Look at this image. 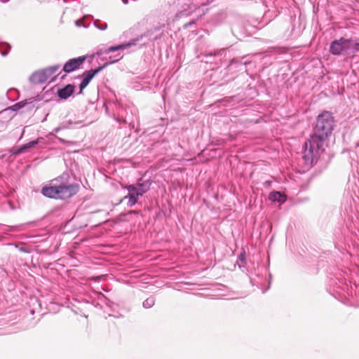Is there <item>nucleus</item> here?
<instances>
[{"instance_id": "nucleus-1", "label": "nucleus", "mask_w": 359, "mask_h": 359, "mask_svg": "<svg viewBox=\"0 0 359 359\" xmlns=\"http://www.w3.org/2000/svg\"><path fill=\"white\" fill-rule=\"evenodd\" d=\"M334 117L329 111H324L317 116L313 132L304 142L303 158L306 163L313 165L325 151V141L334 128Z\"/></svg>"}, {"instance_id": "nucleus-2", "label": "nucleus", "mask_w": 359, "mask_h": 359, "mask_svg": "<svg viewBox=\"0 0 359 359\" xmlns=\"http://www.w3.org/2000/svg\"><path fill=\"white\" fill-rule=\"evenodd\" d=\"M116 56L118 58L111 60L109 62L105 63L104 65L96 67L95 69H90L89 70L85 71L82 74V80L79 84V93H81L82 90L87 87L90 81L93 79V77L97 74L100 72H101L103 69L107 67L109 65L113 64L117 61H118L122 56L120 54H117Z\"/></svg>"}, {"instance_id": "nucleus-3", "label": "nucleus", "mask_w": 359, "mask_h": 359, "mask_svg": "<svg viewBox=\"0 0 359 359\" xmlns=\"http://www.w3.org/2000/svg\"><path fill=\"white\" fill-rule=\"evenodd\" d=\"M352 43V39L341 37L339 39H335L330 43V52L334 55L346 54L351 49Z\"/></svg>"}, {"instance_id": "nucleus-4", "label": "nucleus", "mask_w": 359, "mask_h": 359, "mask_svg": "<svg viewBox=\"0 0 359 359\" xmlns=\"http://www.w3.org/2000/svg\"><path fill=\"white\" fill-rule=\"evenodd\" d=\"M58 180L53 181V184L49 187H44L42 189V194L49 198H61L67 191V187L65 184H58Z\"/></svg>"}, {"instance_id": "nucleus-5", "label": "nucleus", "mask_w": 359, "mask_h": 359, "mask_svg": "<svg viewBox=\"0 0 359 359\" xmlns=\"http://www.w3.org/2000/svg\"><path fill=\"white\" fill-rule=\"evenodd\" d=\"M56 67H49L36 71L32 74L30 81L34 84L43 83L56 72Z\"/></svg>"}, {"instance_id": "nucleus-6", "label": "nucleus", "mask_w": 359, "mask_h": 359, "mask_svg": "<svg viewBox=\"0 0 359 359\" xmlns=\"http://www.w3.org/2000/svg\"><path fill=\"white\" fill-rule=\"evenodd\" d=\"M149 34H150V32L148 31L144 34L141 35L140 37L134 39L128 43H121V44L117 45V46H111V47L107 48L104 50V53H112V52H116V51H118L120 50H123V49L130 47L132 46L136 45L137 42L139 41L140 39H142L143 36H149Z\"/></svg>"}, {"instance_id": "nucleus-7", "label": "nucleus", "mask_w": 359, "mask_h": 359, "mask_svg": "<svg viewBox=\"0 0 359 359\" xmlns=\"http://www.w3.org/2000/svg\"><path fill=\"white\" fill-rule=\"evenodd\" d=\"M126 189L128 190V195L124 196L121 200V202L128 198V201L127 203V205L128 207H133L137 203L138 197L140 196L139 194L137 192V189L134 187V185H128L126 187Z\"/></svg>"}, {"instance_id": "nucleus-8", "label": "nucleus", "mask_w": 359, "mask_h": 359, "mask_svg": "<svg viewBox=\"0 0 359 359\" xmlns=\"http://www.w3.org/2000/svg\"><path fill=\"white\" fill-rule=\"evenodd\" d=\"M93 55L90 56L86 55L79 56L78 57L69 59V73L79 69L88 57L93 58Z\"/></svg>"}, {"instance_id": "nucleus-9", "label": "nucleus", "mask_w": 359, "mask_h": 359, "mask_svg": "<svg viewBox=\"0 0 359 359\" xmlns=\"http://www.w3.org/2000/svg\"><path fill=\"white\" fill-rule=\"evenodd\" d=\"M151 184V181L147 180L143 182H138L137 184L133 185L137 189V193L139 194L140 196H142L149 190Z\"/></svg>"}, {"instance_id": "nucleus-10", "label": "nucleus", "mask_w": 359, "mask_h": 359, "mask_svg": "<svg viewBox=\"0 0 359 359\" xmlns=\"http://www.w3.org/2000/svg\"><path fill=\"white\" fill-rule=\"evenodd\" d=\"M269 199L272 202L283 203L285 201L283 195L280 192L276 191H273L269 194Z\"/></svg>"}, {"instance_id": "nucleus-11", "label": "nucleus", "mask_w": 359, "mask_h": 359, "mask_svg": "<svg viewBox=\"0 0 359 359\" xmlns=\"http://www.w3.org/2000/svg\"><path fill=\"white\" fill-rule=\"evenodd\" d=\"M80 185L79 183L69 184V198L79 192Z\"/></svg>"}, {"instance_id": "nucleus-12", "label": "nucleus", "mask_w": 359, "mask_h": 359, "mask_svg": "<svg viewBox=\"0 0 359 359\" xmlns=\"http://www.w3.org/2000/svg\"><path fill=\"white\" fill-rule=\"evenodd\" d=\"M156 299L154 297H149L143 302L142 306L144 309H150L154 305Z\"/></svg>"}, {"instance_id": "nucleus-13", "label": "nucleus", "mask_w": 359, "mask_h": 359, "mask_svg": "<svg viewBox=\"0 0 359 359\" xmlns=\"http://www.w3.org/2000/svg\"><path fill=\"white\" fill-rule=\"evenodd\" d=\"M226 53V49L221 48L214 51L208 52L205 54V56H221Z\"/></svg>"}, {"instance_id": "nucleus-14", "label": "nucleus", "mask_w": 359, "mask_h": 359, "mask_svg": "<svg viewBox=\"0 0 359 359\" xmlns=\"http://www.w3.org/2000/svg\"><path fill=\"white\" fill-rule=\"evenodd\" d=\"M245 259H246V255L245 252H241L237 258V264H238L239 267L241 268L243 265L245 264Z\"/></svg>"}, {"instance_id": "nucleus-15", "label": "nucleus", "mask_w": 359, "mask_h": 359, "mask_svg": "<svg viewBox=\"0 0 359 359\" xmlns=\"http://www.w3.org/2000/svg\"><path fill=\"white\" fill-rule=\"evenodd\" d=\"M36 144H37V142H36V141H33V142H29L27 144H25L22 145L18 149V153H22V152L25 151L27 149H29V148L34 147Z\"/></svg>"}, {"instance_id": "nucleus-16", "label": "nucleus", "mask_w": 359, "mask_h": 359, "mask_svg": "<svg viewBox=\"0 0 359 359\" xmlns=\"http://www.w3.org/2000/svg\"><path fill=\"white\" fill-rule=\"evenodd\" d=\"M94 25L100 30H105L107 28V24L106 22L100 23L98 20H95Z\"/></svg>"}, {"instance_id": "nucleus-17", "label": "nucleus", "mask_w": 359, "mask_h": 359, "mask_svg": "<svg viewBox=\"0 0 359 359\" xmlns=\"http://www.w3.org/2000/svg\"><path fill=\"white\" fill-rule=\"evenodd\" d=\"M57 94L60 97L63 99L67 98V86L62 89L58 90Z\"/></svg>"}, {"instance_id": "nucleus-18", "label": "nucleus", "mask_w": 359, "mask_h": 359, "mask_svg": "<svg viewBox=\"0 0 359 359\" xmlns=\"http://www.w3.org/2000/svg\"><path fill=\"white\" fill-rule=\"evenodd\" d=\"M350 50H351L353 53L358 52L359 50V42L353 39V43H351Z\"/></svg>"}, {"instance_id": "nucleus-19", "label": "nucleus", "mask_w": 359, "mask_h": 359, "mask_svg": "<svg viewBox=\"0 0 359 359\" xmlns=\"http://www.w3.org/2000/svg\"><path fill=\"white\" fill-rule=\"evenodd\" d=\"M25 104H26L25 101L19 102L15 104L14 105H13L12 109L13 110H18V109L23 107Z\"/></svg>"}, {"instance_id": "nucleus-20", "label": "nucleus", "mask_w": 359, "mask_h": 359, "mask_svg": "<svg viewBox=\"0 0 359 359\" xmlns=\"http://www.w3.org/2000/svg\"><path fill=\"white\" fill-rule=\"evenodd\" d=\"M245 57H243L241 58V60H236V59H233L232 61H231V63H233V62H239V64L241 65H246L247 64L249 63V62L246 61V60H244Z\"/></svg>"}, {"instance_id": "nucleus-21", "label": "nucleus", "mask_w": 359, "mask_h": 359, "mask_svg": "<svg viewBox=\"0 0 359 359\" xmlns=\"http://www.w3.org/2000/svg\"><path fill=\"white\" fill-rule=\"evenodd\" d=\"M75 86L73 84L69 83V97L74 93Z\"/></svg>"}, {"instance_id": "nucleus-22", "label": "nucleus", "mask_w": 359, "mask_h": 359, "mask_svg": "<svg viewBox=\"0 0 359 359\" xmlns=\"http://www.w3.org/2000/svg\"><path fill=\"white\" fill-rule=\"evenodd\" d=\"M75 25L77 27H88V25H86L81 20H75Z\"/></svg>"}, {"instance_id": "nucleus-23", "label": "nucleus", "mask_w": 359, "mask_h": 359, "mask_svg": "<svg viewBox=\"0 0 359 359\" xmlns=\"http://www.w3.org/2000/svg\"><path fill=\"white\" fill-rule=\"evenodd\" d=\"M68 262H69V265H71V266H76V263L74 262V258L72 257V255H70V253H69V259H68Z\"/></svg>"}, {"instance_id": "nucleus-24", "label": "nucleus", "mask_w": 359, "mask_h": 359, "mask_svg": "<svg viewBox=\"0 0 359 359\" xmlns=\"http://www.w3.org/2000/svg\"><path fill=\"white\" fill-rule=\"evenodd\" d=\"M63 69L65 72H67V62L65 64Z\"/></svg>"}, {"instance_id": "nucleus-25", "label": "nucleus", "mask_w": 359, "mask_h": 359, "mask_svg": "<svg viewBox=\"0 0 359 359\" xmlns=\"http://www.w3.org/2000/svg\"><path fill=\"white\" fill-rule=\"evenodd\" d=\"M160 38H161V36H160V35H159V36H156L153 39V41H156V40H158V39H160Z\"/></svg>"}, {"instance_id": "nucleus-26", "label": "nucleus", "mask_w": 359, "mask_h": 359, "mask_svg": "<svg viewBox=\"0 0 359 359\" xmlns=\"http://www.w3.org/2000/svg\"><path fill=\"white\" fill-rule=\"evenodd\" d=\"M122 2L124 4H128V0H121Z\"/></svg>"}, {"instance_id": "nucleus-27", "label": "nucleus", "mask_w": 359, "mask_h": 359, "mask_svg": "<svg viewBox=\"0 0 359 359\" xmlns=\"http://www.w3.org/2000/svg\"><path fill=\"white\" fill-rule=\"evenodd\" d=\"M192 23H193V22H189V23H188V24H186V25H184V27H185V28L188 27H189V25H191Z\"/></svg>"}, {"instance_id": "nucleus-28", "label": "nucleus", "mask_w": 359, "mask_h": 359, "mask_svg": "<svg viewBox=\"0 0 359 359\" xmlns=\"http://www.w3.org/2000/svg\"><path fill=\"white\" fill-rule=\"evenodd\" d=\"M68 124L69 126H70L72 124V122L69 121Z\"/></svg>"}, {"instance_id": "nucleus-29", "label": "nucleus", "mask_w": 359, "mask_h": 359, "mask_svg": "<svg viewBox=\"0 0 359 359\" xmlns=\"http://www.w3.org/2000/svg\"><path fill=\"white\" fill-rule=\"evenodd\" d=\"M2 54H3L4 55H6V52H4V53H3Z\"/></svg>"}]
</instances>
